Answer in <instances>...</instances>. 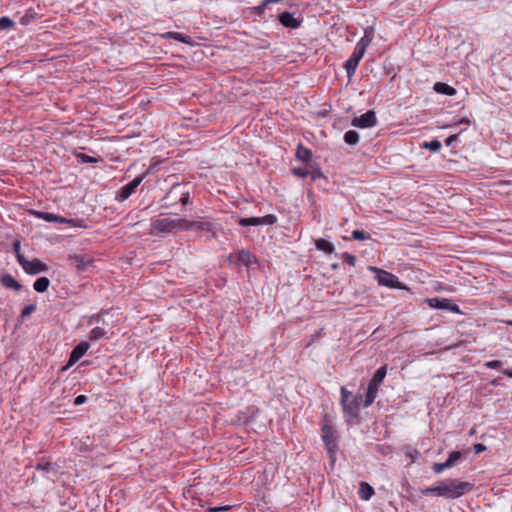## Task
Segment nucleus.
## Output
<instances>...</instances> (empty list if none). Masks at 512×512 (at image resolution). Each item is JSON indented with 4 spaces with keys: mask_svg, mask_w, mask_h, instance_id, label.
<instances>
[{
    "mask_svg": "<svg viewBox=\"0 0 512 512\" xmlns=\"http://www.w3.org/2000/svg\"><path fill=\"white\" fill-rule=\"evenodd\" d=\"M35 214L39 217V218H42L46 221H49V222H54V221H60V222H63L64 219L60 218L59 216H56L54 214H51V213H45V212H35Z\"/></svg>",
    "mask_w": 512,
    "mask_h": 512,
    "instance_id": "obj_27",
    "label": "nucleus"
},
{
    "mask_svg": "<svg viewBox=\"0 0 512 512\" xmlns=\"http://www.w3.org/2000/svg\"><path fill=\"white\" fill-rule=\"evenodd\" d=\"M18 262L23 270L30 275L46 272L49 267L39 259L28 260L23 255H18Z\"/></svg>",
    "mask_w": 512,
    "mask_h": 512,
    "instance_id": "obj_4",
    "label": "nucleus"
},
{
    "mask_svg": "<svg viewBox=\"0 0 512 512\" xmlns=\"http://www.w3.org/2000/svg\"><path fill=\"white\" fill-rule=\"evenodd\" d=\"M350 395L351 393L345 387H341V405L349 400Z\"/></svg>",
    "mask_w": 512,
    "mask_h": 512,
    "instance_id": "obj_39",
    "label": "nucleus"
},
{
    "mask_svg": "<svg viewBox=\"0 0 512 512\" xmlns=\"http://www.w3.org/2000/svg\"><path fill=\"white\" fill-rule=\"evenodd\" d=\"M37 469L45 472L54 471V466L50 462H40L37 464Z\"/></svg>",
    "mask_w": 512,
    "mask_h": 512,
    "instance_id": "obj_35",
    "label": "nucleus"
},
{
    "mask_svg": "<svg viewBox=\"0 0 512 512\" xmlns=\"http://www.w3.org/2000/svg\"><path fill=\"white\" fill-rule=\"evenodd\" d=\"M485 366L489 369H499L502 366V362L499 360H492L486 362Z\"/></svg>",
    "mask_w": 512,
    "mask_h": 512,
    "instance_id": "obj_37",
    "label": "nucleus"
},
{
    "mask_svg": "<svg viewBox=\"0 0 512 512\" xmlns=\"http://www.w3.org/2000/svg\"><path fill=\"white\" fill-rule=\"evenodd\" d=\"M376 122L377 119L375 112L373 110H369L361 116L355 117L352 120V125L358 128H368L375 126Z\"/></svg>",
    "mask_w": 512,
    "mask_h": 512,
    "instance_id": "obj_9",
    "label": "nucleus"
},
{
    "mask_svg": "<svg viewBox=\"0 0 512 512\" xmlns=\"http://www.w3.org/2000/svg\"><path fill=\"white\" fill-rule=\"evenodd\" d=\"M458 124H470V120L468 118H462Z\"/></svg>",
    "mask_w": 512,
    "mask_h": 512,
    "instance_id": "obj_52",
    "label": "nucleus"
},
{
    "mask_svg": "<svg viewBox=\"0 0 512 512\" xmlns=\"http://www.w3.org/2000/svg\"><path fill=\"white\" fill-rule=\"evenodd\" d=\"M167 199H168V194L161 200V202H162L161 206L163 208H168L170 206V204L167 202Z\"/></svg>",
    "mask_w": 512,
    "mask_h": 512,
    "instance_id": "obj_50",
    "label": "nucleus"
},
{
    "mask_svg": "<svg viewBox=\"0 0 512 512\" xmlns=\"http://www.w3.org/2000/svg\"><path fill=\"white\" fill-rule=\"evenodd\" d=\"M77 157L81 160L82 163L97 162L95 158L83 153L78 154Z\"/></svg>",
    "mask_w": 512,
    "mask_h": 512,
    "instance_id": "obj_38",
    "label": "nucleus"
},
{
    "mask_svg": "<svg viewBox=\"0 0 512 512\" xmlns=\"http://www.w3.org/2000/svg\"><path fill=\"white\" fill-rule=\"evenodd\" d=\"M462 454L460 451H453L449 454L448 459L445 461L446 466L450 468L461 458Z\"/></svg>",
    "mask_w": 512,
    "mask_h": 512,
    "instance_id": "obj_30",
    "label": "nucleus"
},
{
    "mask_svg": "<svg viewBox=\"0 0 512 512\" xmlns=\"http://www.w3.org/2000/svg\"><path fill=\"white\" fill-rule=\"evenodd\" d=\"M179 201L182 203V205H187L189 203V197H181Z\"/></svg>",
    "mask_w": 512,
    "mask_h": 512,
    "instance_id": "obj_51",
    "label": "nucleus"
},
{
    "mask_svg": "<svg viewBox=\"0 0 512 512\" xmlns=\"http://www.w3.org/2000/svg\"><path fill=\"white\" fill-rule=\"evenodd\" d=\"M1 284L10 289H14L16 291H20L22 289V285L10 274H5L0 278Z\"/></svg>",
    "mask_w": 512,
    "mask_h": 512,
    "instance_id": "obj_15",
    "label": "nucleus"
},
{
    "mask_svg": "<svg viewBox=\"0 0 512 512\" xmlns=\"http://www.w3.org/2000/svg\"><path fill=\"white\" fill-rule=\"evenodd\" d=\"M458 135L457 134H453L451 136H449L447 139H446V144L447 145H451L456 139H457Z\"/></svg>",
    "mask_w": 512,
    "mask_h": 512,
    "instance_id": "obj_45",
    "label": "nucleus"
},
{
    "mask_svg": "<svg viewBox=\"0 0 512 512\" xmlns=\"http://www.w3.org/2000/svg\"><path fill=\"white\" fill-rule=\"evenodd\" d=\"M351 237L354 240H366L368 235L362 230H354Z\"/></svg>",
    "mask_w": 512,
    "mask_h": 512,
    "instance_id": "obj_34",
    "label": "nucleus"
},
{
    "mask_svg": "<svg viewBox=\"0 0 512 512\" xmlns=\"http://www.w3.org/2000/svg\"><path fill=\"white\" fill-rule=\"evenodd\" d=\"M507 324H508L509 326H512V320L508 321V322H507Z\"/></svg>",
    "mask_w": 512,
    "mask_h": 512,
    "instance_id": "obj_54",
    "label": "nucleus"
},
{
    "mask_svg": "<svg viewBox=\"0 0 512 512\" xmlns=\"http://www.w3.org/2000/svg\"><path fill=\"white\" fill-rule=\"evenodd\" d=\"M131 194H118L117 200L119 202L125 201Z\"/></svg>",
    "mask_w": 512,
    "mask_h": 512,
    "instance_id": "obj_48",
    "label": "nucleus"
},
{
    "mask_svg": "<svg viewBox=\"0 0 512 512\" xmlns=\"http://www.w3.org/2000/svg\"><path fill=\"white\" fill-rule=\"evenodd\" d=\"M87 401V397L85 395H79L74 400V405L79 406L84 404Z\"/></svg>",
    "mask_w": 512,
    "mask_h": 512,
    "instance_id": "obj_40",
    "label": "nucleus"
},
{
    "mask_svg": "<svg viewBox=\"0 0 512 512\" xmlns=\"http://www.w3.org/2000/svg\"><path fill=\"white\" fill-rule=\"evenodd\" d=\"M484 450H486V446L485 445H483L481 443H478V444L474 445V451H475L476 454L481 453Z\"/></svg>",
    "mask_w": 512,
    "mask_h": 512,
    "instance_id": "obj_41",
    "label": "nucleus"
},
{
    "mask_svg": "<svg viewBox=\"0 0 512 512\" xmlns=\"http://www.w3.org/2000/svg\"><path fill=\"white\" fill-rule=\"evenodd\" d=\"M315 245L318 250L324 251L327 254H331L334 251L333 244L322 238L317 239Z\"/></svg>",
    "mask_w": 512,
    "mask_h": 512,
    "instance_id": "obj_22",
    "label": "nucleus"
},
{
    "mask_svg": "<svg viewBox=\"0 0 512 512\" xmlns=\"http://www.w3.org/2000/svg\"><path fill=\"white\" fill-rule=\"evenodd\" d=\"M164 39H174L182 43H189L190 37L179 32H166L161 35Z\"/></svg>",
    "mask_w": 512,
    "mask_h": 512,
    "instance_id": "obj_19",
    "label": "nucleus"
},
{
    "mask_svg": "<svg viewBox=\"0 0 512 512\" xmlns=\"http://www.w3.org/2000/svg\"><path fill=\"white\" fill-rule=\"evenodd\" d=\"M89 347L90 344L86 341H82L76 345L71 351L68 365L76 363L88 351Z\"/></svg>",
    "mask_w": 512,
    "mask_h": 512,
    "instance_id": "obj_12",
    "label": "nucleus"
},
{
    "mask_svg": "<svg viewBox=\"0 0 512 512\" xmlns=\"http://www.w3.org/2000/svg\"><path fill=\"white\" fill-rule=\"evenodd\" d=\"M102 320V316L100 314H96L91 316L89 322L90 323H99Z\"/></svg>",
    "mask_w": 512,
    "mask_h": 512,
    "instance_id": "obj_43",
    "label": "nucleus"
},
{
    "mask_svg": "<svg viewBox=\"0 0 512 512\" xmlns=\"http://www.w3.org/2000/svg\"><path fill=\"white\" fill-rule=\"evenodd\" d=\"M143 180V176H137L131 182L121 188L120 192H134Z\"/></svg>",
    "mask_w": 512,
    "mask_h": 512,
    "instance_id": "obj_24",
    "label": "nucleus"
},
{
    "mask_svg": "<svg viewBox=\"0 0 512 512\" xmlns=\"http://www.w3.org/2000/svg\"><path fill=\"white\" fill-rule=\"evenodd\" d=\"M364 54L365 52L363 50L355 47L351 57L344 64L348 77H351L355 73L356 68Z\"/></svg>",
    "mask_w": 512,
    "mask_h": 512,
    "instance_id": "obj_10",
    "label": "nucleus"
},
{
    "mask_svg": "<svg viewBox=\"0 0 512 512\" xmlns=\"http://www.w3.org/2000/svg\"><path fill=\"white\" fill-rule=\"evenodd\" d=\"M343 262L347 263L350 266H354L356 263V258L352 254L348 252H344L341 256Z\"/></svg>",
    "mask_w": 512,
    "mask_h": 512,
    "instance_id": "obj_32",
    "label": "nucleus"
},
{
    "mask_svg": "<svg viewBox=\"0 0 512 512\" xmlns=\"http://www.w3.org/2000/svg\"><path fill=\"white\" fill-rule=\"evenodd\" d=\"M15 23L9 17H1L0 18V30H9L14 28Z\"/></svg>",
    "mask_w": 512,
    "mask_h": 512,
    "instance_id": "obj_29",
    "label": "nucleus"
},
{
    "mask_svg": "<svg viewBox=\"0 0 512 512\" xmlns=\"http://www.w3.org/2000/svg\"><path fill=\"white\" fill-rule=\"evenodd\" d=\"M296 157L302 162L307 163L312 159V152L309 149L299 145L296 150Z\"/></svg>",
    "mask_w": 512,
    "mask_h": 512,
    "instance_id": "obj_20",
    "label": "nucleus"
},
{
    "mask_svg": "<svg viewBox=\"0 0 512 512\" xmlns=\"http://www.w3.org/2000/svg\"><path fill=\"white\" fill-rule=\"evenodd\" d=\"M441 142L438 141V140H432L430 142H425L424 143V147L425 148H428L429 150H431L432 152H437L441 149Z\"/></svg>",
    "mask_w": 512,
    "mask_h": 512,
    "instance_id": "obj_31",
    "label": "nucleus"
},
{
    "mask_svg": "<svg viewBox=\"0 0 512 512\" xmlns=\"http://www.w3.org/2000/svg\"><path fill=\"white\" fill-rule=\"evenodd\" d=\"M503 374H505L506 376L512 378V370H509V369H505L502 371Z\"/></svg>",
    "mask_w": 512,
    "mask_h": 512,
    "instance_id": "obj_53",
    "label": "nucleus"
},
{
    "mask_svg": "<svg viewBox=\"0 0 512 512\" xmlns=\"http://www.w3.org/2000/svg\"><path fill=\"white\" fill-rule=\"evenodd\" d=\"M238 258L245 265H250L253 262H255L254 255L251 252L247 251V250L240 251L239 255H238Z\"/></svg>",
    "mask_w": 512,
    "mask_h": 512,
    "instance_id": "obj_25",
    "label": "nucleus"
},
{
    "mask_svg": "<svg viewBox=\"0 0 512 512\" xmlns=\"http://www.w3.org/2000/svg\"><path fill=\"white\" fill-rule=\"evenodd\" d=\"M344 141L349 145H355L359 141V134L355 130H349L344 134Z\"/></svg>",
    "mask_w": 512,
    "mask_h": 512,
    "instance_id": "obj_26",
    "label": "nucleus"
},
{
    "mask_svg": "<svg viewBox=\"0 0 512 512\" xmlns=\"http://www.w3.org/2000/svg\"><path fill=\"white\" fill-rule=\"evenodd\" d=\"M210 223L205 221H188L186 219L169 217L156 218L151 221L150 234H168L174 231L210 230Z\"/></svg>",
    "mask_w": 512,
    "mask_h": 512,
    "instance_id": "obj_1",
    "label": "nucleus"
},
{
    "mask_svg": "<svg viewBox=\"0 0 512 512\" xmlns=\"http://www.w3.org/2000/svg\"><path fill=\"white\" fill-rule=\"evenodd\" d=\"M278 19L287 28L296 29L301 25V21L296 19L290 12L280 13Z\"/></svg>",
    "mask_w": 512,
    "mask_h": 512,
    "instance_id": "obj_13",
    "label": "nucleus"
},
{
    "mask_svg": "<svg viewBox=\"0 0 512 512\" xmlns=\"http://www.w3.org/2000/svg\"><path fill=\"white\" fill-rule=\"evenodd\" d=\"M36 310V305L30 304L23 308L21 312V318L24 319L34 313Z\"/></svg>",
    "mask_w": 512,
    "mask_h": 512,
    "instance_id": "obj_33",
    "label": "nucleus"
},
{
    "mask_svg": "<svg viewBox=\"0 0 512 512\" xmlns=\"http://www.w3.org/2000/svg\"><path fill=\"white\" fill-rule=\"evenodd\" d=\"M374 30L372 27H367L364 31V36L359 40V42L356 44V47L360 48L364 52L366 51V48L370 45L372 39H373Z\"/></svg>",
    "mask_w": 512,
    "mask_h": 512,
    "instance_id": "obj_14",
    "label": "nucleus"
},
{
    "mask_svg": "<svg viewBox=\"0 0 512 512\" xmlns=\"http://www.w3.org/2000/svg\"><path fill=\"white\" fill-rule=\"evenodd\" d=\"M450 468L449 466H446V462L444 463H435L433 465V471L436 473V474H440L442 473L445 469H448Z\"/></svg>",
    "mask_w": 512,
    "mask_h": 512,
    "instance_id": "obj_36",
    "label": "nucleus"
},
{
    "mask_svg": "<svg viewBox=\"0 0 512 512\" xmlns=\"http://www.w3.org/2000/svg\"><path fill=\"white\" fill-rule=\"evenodd\" d=\"M421 493L424 496H430V495H437L440 496L441 490H440V482L436 486L433 487H427L425 489H422Z\"/></svg>",
    "mask_w": 512,
    "mask_h": 512,
    "instance_id": "obj_28",
    "label": "nucleus"
},
{
    "mask_svg": "<svg viewBox=\"0 0 512 512\" xmlns=\"http://www.w3.org/2000/svg\"><path fill=\"white\" fill-rule=\"evenodd\" d=\"M276 221V216L269 214L263 217L241 218L239 224L241 226L273 225Z\"/></svg>",
    "mask_w": 512,
    "mask_h": 512,
    "instance_id": "obj_7",
    "label": "nucleus"
},
{
    "mask_svg": "<svg viewBox=\"0 0 512 512\" xmlns=\"http://www.w3.org/2000/svg\"><path fill=\"white\" fill-rule=\"evenodd\" d=\"M294 174L303 177V176H305L307 174V172L305 170H302V169H294Z\"/></svg>",
    "mask_w": 512,
    "mask_h": 512,
    "instance_id": "obj_49",
    "label": "nucleus"
},
{
    "mask_svg": "<svg viewBox=\"0 0 512 512\" xmlns=\"http://www.w3.org/2000/svg\"><path fill=\"white\" fill-rule=\"evenodd\" d=\"M68 260L72 265H74L77 268L78 271H81V272L87 270L88 267L91 266L93 263L92 258L77 255V254L70 255Z\"/></svg>",
    "mask_w": 512,
    "mask_h": 512,
    "instance_id": "obj_11",
    "label": "nucleus"
},
{
    "mask_svg": "<svg viewBox=\"0 0 512 512\" xmlns=\"http://www.w3.org/2000/svg\"><path fill=\"white\" fill-rule=\"evenodd\" d=\"M49 285L50 280L47 277H40L34 282L33 288L35 291L43 293L49 288Z\"/></svg>",
    "mask_w": 512,
    "mask_h": 512,
    "instance_id": "obj_21",
    "label": "nucleus"
},
{
    "mask_svg": "<svg viewBox=\"0 0 512 512\" xmlns=\"http://www.w3.org/2000/svg\"><path fill=\"white\" fill-rule=\"evenodd\" d=\"M428 304L432 308L446 310L447 306L450 305V300L440 299V298H431V299H428Z\"/></svg>",
    "mask_w": 512,
    "mask_h": 512,
    "instance_id": "obj_23",
    "label": "nucleus"
},
{
    "mask_svg": "<svg viewBox=\"0 0 512 512\" xmlns=\"http://www.w3.org/2000/svg\"><path fill=\"white\" fill-rule=\"evenodd\" d=\"M20 23L22 25H28L30 23V17L28 15L21 17Z\"/></svg>",
    "mask_w": 512,
    "mask_h": 512,
    "instance_id": "obj_46",
    "label": "nucleus"
},
{
    "mask_svg": "<svg viewBox=\"0 0 512 512\" xmlns=\"http://www.w3.org/2000/svg\"><path fill=\"white\" fill-rule=\"evenodd\" d=\"M224 510H228V507L226 506H219V507H213V508H209V512H219V511H224Z\"/></svg>",
    "mask_w": 512,
    "mask_h": 512,
    "instance_id": "obj_44",
    "label": "nucleus"
},
{
    "mask_svg": "<svg viewBox=\"0 0 512 512\" xmlns=\"http://www.w3.org/2000/svg\"><path fill=\"white\" fill-rule=\"evenodd\" d=\"M446 310L454 312V313L460 312L459 307L456 304H453L451 302H450V305L447 306Z\"/></svg>",
    "mask_w": 512,
    "mask_h": 512,
    "instance_id": "obj_42",
    "label": "nucleus"
},
{
    "mask_svg": "<svg viewBox=\"0 0 512 512\" xmlns=\"http://www.w3.org/2000/svg\"><path fill=\"white\" fill-rule=\"evenodd\" d=\"M14 251H15V254H16V257L18 258V255H22L20 253V242L17 241L16 243H14Z\"/></svg>",
    "mask_w": 512,
    "mask_h": 512,
    "instance_id": "obj_47",
    "label": "nucleus"
},
{
    "mask_svg": "<svg viewBox=\"0 0 512 512\" xmlns=\"http://www.w3.org/2000/svg\"><path fill=\"white\" fill-rule=\"evenodd\" d=\"M108 338V332L102 327H95L89 333V339L91 341H99Z\"/></svg>",
    "mask_w": 512,
    "mask_h": 512,
    "instance_id": "obj_16",
    "label": "nucleus"
},
{
    "mask_svg": "<svg viewBox=\"0 0 512 512\" xmlns=\"http://www.w3.org/2000/svg\"><path fill=\"white\" fill-rule=\"evenodd\" d=\"M386 374H387L386 366H381L374 373L373 377L371 378V380L368 384L365 401H364V407H368L374 402V400L378 394V388L382 384L384 378L386 377Z\"/></svg>",
    "mask_w": 512,
    "mask_h": 512,
    "instance_id": "obj_3",
    "label": "nucleus"
},
{
    "mask_svg": "<svg viewBox=\"0 0 512 512\" xmlns=\"http://www.w3.org/2000/svg\"><path fill=\"white\" fill-rule=\"evenodd\" d=\"M374 495V489L366 482L360 483L359 497L362 500H369Z\"/></svg>",
    "mask_w": 512,
    "mask_h": 512,
    "instance_id": "obj_17",
    "label": "nucleus"
},
{
    "mask_svg": "<svg viewBox=\"0 0 512 512\" xmlns=\"http://www.w3.org/2000/svg\"><path fill=\"white\" fill-rule=\"evenodd\" d=\"M440 490L441 497L455 499L472 490V484L457 479H448L440 481Z\"/></svg>",
    "mask_w": 512,
    "mask_h": 512,
    "instance_id": "obj_2",
    "label": "nucleus"
},
{
    "mask_svg": "<svg viewBox=\"0 0 512 512\" xmlns=\"http://www.w3.org/2000/svg\"><path fill=\"white\" fill-rule=\"evenodd\" d=\"M322 439L330 457H333L336 452L337 445L335 442V431L331 426H323Z\"/></svg>",
    "mask_w": 512,
    "mask_h": 512,
    "instance_id": "obj_6",
    "label": "nucleus"
},
{
    "mask_svg": "<svg viewBox=\"0 0 512 512\" xmlns=\"http://www.w3.org/2000/svg\"><path fill=\"white\" fill-rule=\"evenodd\" d=\"M361 401L362 396L357 395L354 396L352 399L347 400L344 404H342L343 411L345 415L349 418V421L358 416Z\"/></svg>",
    "mask_w": 512,
    "mask_h": 512,
    "instance_id": "obj_8",
    "label": "nucleus"
},
{
    "mask_svg": "<svg viewBox=\"0 0 512 512\" xmlns=\"http://www.w3.org/2000/svg\"><path fill=\"white\" fill-rule=\"evenodd\" d=\"M369 269L377 274V281L380 285L390 288H402V284L394 274L377 267L370 266Z\"/></svg>",
    "mask_w": 512,
    "mask_h": 512,
    "instance_id": "obj_5",
    "label": "nucleus"
},
{
    "mask_svg": "<svg viewBox=\"0 0 512 512\" xmlns=\"http://www.w3.org/2000/svg\"><path fill=\"white\" fill-rule=\"evenodd\" d=\"M434 90L438 93L449 95V96H453L456 94L455 88H453L452 86H450L446 83H442V82L436 83L434 86Z\"/></svg>",
    "mask_w": 512,
    "mask_h": 512,
    "instance_id": "obj_18",
    "label": "nucleus"
}]
</instances>
